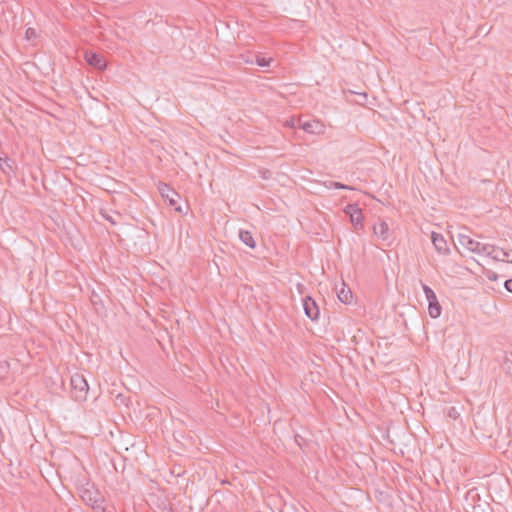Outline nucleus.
<instances>
[{"label": "nucleus", "instance_id": "1", "mask_svg": "<svg viewBox=\"0 0 512 512\" xmlns=\"http://www.w3.org/2000/svg\"><path fill=\"white\" fill-rule=\"evenodd\" d=\"M88 390V383L82 374L76 373L71 376V393L76 401L85 400Z\"/></svg>", "mask_w": 512, "mask_h": 512}, {"label": "nucleus", "instance_id": "2", "mask_svg": "<svg viewBox=\"0 0 512 512\" xmlns=\"http://www.w3.org/2000/svg\"><path fill=\"white\" fill-rule=\"evenodd\" d=\"M425 297L428 301V312L431 318H438L441 315L442 307L437 299L435 292L426 284L421 282Z\"/></svg>", "mask_w": 512, "mask_h": 512}, {"label": "nucleus", "instance_id": "3", "mask_svg": "<svg viewBox=\"0 0 512 512\" xmlns=\"http://www.w3.org/2000/svg\"><path fill=\"white\" fill-rule=\"evenodd\" d=\"M158 190L161 196L168 202L169 206L174 207L177 212L182 213V207L177 205L180 195L174 189L165 183H160Z\"/></svg>", "mask_w": 512, "mask_h": 512}, {"label": "nucleus", "instance_id": "4", "mask_svg": "<svg viewBox=\"0 0 512 512\" xmlns=\"http://www.w3.org/2000/svg\"><path fill=\"white\" fill-rule=\"evenodd\" d=\"M85 61L95 69L105 70L107 67V63L103 56L99 53L93 51H86L84 54Z\"/></svg>", "mask_w": 512, "mask_h": 512}, {"label": "nucleus", "instance_id": "5", "mask_svg": "<svg viewBox=\"0 0 512 512\" xmlns=\"http://www.w3.org/2000/svg\"><path fill=\"white\" fill-rule=\"evenodd\" d=\"M82 499L95 510H104L103 499L97 491L85 490L81 495Z\"/></svg>", "mask_w": 512, "mask_h": 512}, {"label": "nucleus", "instance_id": "6", "mask_svg": "<svg viewBox=\"0 0 512 512\" xmlns=\"http://www.w3.org/2000/svg\"><path fill=\"white\" fill-rule=\"evenodd\" d=\"M303 308L305 315L310 318L312 321H315L319 317V307L316 303V301L310 297L306 296L303 299Z\"/></svg>", "mask_w": 512, "mask_h": 512}, {"label": "nucleus", "instance_id": "7", "mask_svg": "<svg viewBox=\"0 0 512 512\" xmlns=\"http://www.w3.org/2000/svg\"><path fill=\"white\" fill-rule=\"evenodd\" d=\"M345 213L350 216V220L356 229H358V226L362 227L363 215L357 204H348Z\"/></svg>", "mask_w": 512, "mask_h": 512}, {"label": "nucleus", "instance_id": "8", "mask_svg": "<svg viewBox=\"0 0 512 512\" xmlns=\"http://www.w3.org/2000/svg\"><path fill=\"white\" fill-rule=\"evenodd\" d=\"M431 240L438 253L446 255L450 252L447 241L441 234L432 232Z\"/></svg>", "mask_w": 512, "mask_h": 512}, {"label": "nucleus", "instance_id": "9", "mask_svg": "<svg viewBox=\"0 0 512 512\" xmlns=\"http://www.w3.org/2000/svg\"><path fill=\"white\" fill-rule=\"evenodd\" d=\"M458 243L464 247L465 249L477 253L478 248L480 247V242L472 239L470 236L465 234L458 235Z\"/></svg>", "mask_w": 512, "mask_h": 512}, {"label": "nucleus", "instance_id": "10", "mask_svg": "<svg viewBox=\"0 0 512 512\" xmlns=\"http://www.w3.org/2000/svg\"><path fill=\"white\" fill-rule=\"evenodd\" d=\"M374 234L384 242H388L390 239L389 226L385 221H380L378 224L373 226Z\"/></svg>", "mask_w": 512, "mask_h": 512}, {"label": "nucleus", "instance_id": "11", "mask_svg": "<svg viewBox=\"0 0 512 512\" xmlns=\"http://www.w3.org/2000/svg\"><path fill=\"white\" fill-rule=\"evenodd\" d=\"M15 161L8 157H0V170L7 176H11L15 172Z\"/></svg>", "mask_w": 512, "mask_h": 512}, {"label": "nucleus", "instance_id": "12", "mask_svg": "<svg viewBox=\"0 0 512 512\" xmlns=\"http://www.w3.org/2000/svg\"><path fill=\"white\" fill-rule=\"evenodd\" d=\"M338 299L345 304H349L352 301L353 294L351 289L343 282L342 287L337 291Z\"/></svg>", "mask_w": 512, "mask_h": 512}, {"label": "nucleus", "instance_id": "13", "mask_svg": "<svg viewBox=\"0 0 512 512\" xmlns=\"http://www.w3.org/2000/svg\"><path fill=\"white\" fill-rule=\"evenodd\" d=\"M239 238L249 248L253 249V248L256 247V242H255V240L253 238V235H252V233L250 231L240 230L239 231Z\"/></svg>", "mask_w": 512, "mask_h": 512}, {"label": "nucleus", "instance_id": "14", "mask_svg": "<svg viewBox=\"0 0 512 512\" xmlns=\"http://www.w3.org/2000/svg\"><path fill=\"white\" fill-rule=\"evenodd\" d=\"M498 250V247L491 244H483L480 242V247L477 250V254H484L491 257L494 252Z\"/></svg>", "mask_w": 512, "mask_h": 512}, {"label": "nucleus", "instance_id": "15", "mask_svg": "<svg viewBox=\"0 0 512 512\" xmlns=\"http://www.w3.org/2000/svg\"><path fill=\"white\" fill-rule=\"evenodd\" d=\"M503 369L505 370L506 374L512 377V351L505 353Z\"/></svg>", "mask_w": 512, "mask_h": 512}, {"label": "nucleus", "instance_id": "16", "mask_svg": "<svg viewBox=\"0 0 512 512\" xmlns=\"http://www.w3.org/2000/svg\"><path fill=\"white\" fill-rule=\"evenodd\" d=\"M509 257H510V252H508L504 249H499V248L491 256V258L495 261H506V258H509Z\"/></svg>", "mask_w": 512, "mask_h": 512}, {"label": "nucleus", "instance_id": "17", "mask_svg": "<svg viewBox=\"0 0 512 512\" xmlns=\"http://www.w3.org/2000/svg\"><path fill=\"white\" fill-rule=\"evenodd\" d=\"M255 62L260 67H269L271 62H273V58H266L262 55H255Z\"/></svg>", "mask_w": 512, "mask_h": 512}, {"label": "nucleus", "instance_id": "18", "mask_svg": "<svg viewBox=\"0 0 512 512\" xmlns=\"http://www.w3.org/2000/svg\"><path fill=\"white\" fill-rule=\"evenodd\" d=\"M445 414L452 420H457L460 417V412L455 406H450L446 409Z\"/></svg>", "mask_w": 512, "mask_h": 512}, {"label": "nucleus", "instance_id": "19", "mask_svg": "<svg viewBox=\"0 0 512 512\" xmlns=\"http://www.w3.org/2000/svg\"><path fill=\"white\" fill-rule=\"evenodd\" d=\"M299 126L308 133H314V123L310 121H304L302 122L299 120Z\"/></svg>", "mask_w": 512, "mask_h": 512}, {"label": "nucleus", "instance_id": "20", "mask_svg": "<svg viewBox=\"0 0 512 512\" xmlns=\"http://www.w3.org/2000/svg\"><path fill=\"white\" fill-rule=\"evenodd\" d=\"M37 36V33H36V30L34 28H27L26 32H25V37L27 40H31L33 38H36Z\"/></svg>", "mask_w": 512, "mask_h": 512}, {"label": "nucleus", "instance_id": "21", "mask_svg": "<svg viewBox=\"0 0 512 512\" xmlns=\"http://www.w3.org/2000/svg\"><path fill=\"white\" fill-rule=\"evenodd\" d=\"M331 187H334L335 189H353L352 187L342 184L340 182H331Z\"/></svg>", "mask_w": 512, "mask_h": 512}, {"label": "nucleus", "instance_id": "22", "mask_svg": "<svg viewBox=\"0 0 512 512\" xmlns=\"http://www.w3.org/2000/svg\"><path fill=\"white\" fill-rule=\"evenodd\" d=\"M504 287L507 291L512 293V279H508L504 282Z\"/></svg>", "mask_w": 512, "mask_h": 512}, {"label": "nucleus", "instance_id": "23", "mask_svg": "<svg viewBox=\"0 0 512 512\" xmlns=\"http://www.w3.org/2000/svg\"><path fill=\"white\" fill-rule=\"evenodd\" d=\"M303 437L300 435H295V442L301 447V441H303Z\"/></svg>", "mask_w": 512, "mask_h": 512}, {"label": "nucleus", "instance_id": "24", "mask_svg": "<svg viewBox=\"0 0 512 512\" xmlns=\"http://www.w3.org/2000/svg\"><path fill=\"white\" fill-rule=\"evenodd\" d=\"M116 399L119 400L120 403L125 404L126 398L122 394H119Z\"/></svg>", "mask_w": 512, "mask_h": 512}, {"label": "nucleus", "instance_id": "25", "mask_svg": "<svg viewBox=\"0 0 512 512\" xmlns=\"http://www.w3.org/2000/svg\"><path fill=\"white\" fill-rule=\"evenodd\" d=\"M489 280H497L498 276L495 273H492V275L488 276Z\"/></svg>", "mask_w": 512, "mask_h": 512}, {"label": "nucleus", "instance_id": "26", "mask_svg": "<svg viewBox=\"0 0 512 512\" xmlns=\"http://www.w3.org/2000/svg\"><path fill=\"white\" fill-rule=\"evenodd\" d=\"M103 216L106 218V220H108V221H109V222H111L112 224H116V222L112 219V217H110V216H106V215H103Z\"/></svg>", "mask_w": 512, "mask_h": 512}, {"label": "nucleus", "instance_id": "27", "mask_svg": "<svg viewBox=\"0 0 512 512\" xmlns=\"http://www.w3.org/2000/svg\"><path fill=\"white\" fill-rule=\"evenodd\" d=\"M511 259L506 258V262L512 263V252L510 253Z\"/></svg>", "mask_w": 512, "mask_h": 512}, {"label": "nucleus", "instance_id": "28", "mask_svg": "<svg viewBox=\"0 0 512 512\" xmlns=\"http://www.w3.org/2000/svg\"><path fill=\"white\" fill-rule=\"evenodd\" d=\"M170 512H173L172 510H170Z\"/></svg>", "mask_w": 512, "mask_h": 512}]
</instances>
